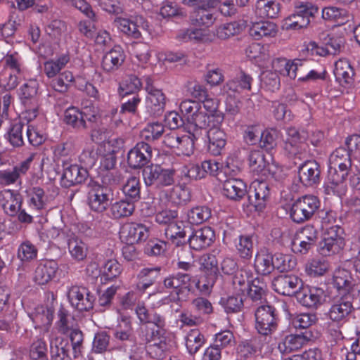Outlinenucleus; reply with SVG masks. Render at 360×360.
<instances>
[{"label": "nucleus", "instance_id": "nucleus-1", "mask_svg": "<svg viewBox=\"0 0 360 360\" xmlns=\"http://www.w3.org/2000/svg\"><path fill=\"white\" fill-rule=\"evenodd\" d=\"M357 172V167L352 162L349 152L343 147L335 149L328 160V178L323 186L325 193L342 197L347 190V179L352 186H357L355 182Z\"/></svg>", "mask_w": 360, "mask_h": 360}, {"label": "nucleus", "instance_id": "nucleus-2", "mask_svg": "<svg viewBox=\"0 0 360 360\" xmlns=\"http://www.w3.org/2000/svg\"><path fill=\"white\" fill-rule=\"evenodd\" d=\"M318 11L311 3L297 1L295 11L285 18L281 22L284 30H299L306 28L310 23V18Z\"/></svg>", "mask_w": 360, "mask_h": 360}, {"label": "nucleus", "instance_id": "nucleus-3", "mask_svg": "<svg viewBox=\"0 0 360 360\" xmlns=\"http://www.w3.org/2000/svg\"><path fill=\"white\" fill-rule=\"evenodd\" d=\"M249 166L252 172L265 178L271 177L276 181H281L285 176L280 167L266 161L263 152L259 150L250 152Z\"/></svg>", "mask_w": 360, "mask_h": 360}, {"label": "nucleus", "instance_id": "nucleus-4", "mask_svg": "<svg viewBox=\"0 0 360 360\" xmlns=\"http://www.w3.org/2000/svg\"><path fill=\"white\" fill-rule=\"evenodd\" d=\"M191 276L188 274L178 273L176 275H169L163 281V285L167 289L174 290V293L162 297L155 303H153V307H159L162 305L169 304L172 302L179 300V295L182 289L190 290L192 288L191 284Z\"/></svg>", "mask_w": 360, "mask_h": 360}, {"label": "nucleus", "instance_id": "nucleus-5", "mask_svg": "<svg viewBox=\"0 0 360 360\" xmlns=\"http://www.w3.org/2000/svg\"><path fill=\"white\" fill-rule=\"evenodd\" d=\"M179 109L190 125V129L193 128V130L200 131L209 125V121H206L207 117L201 103L191 99L184 100L181 102Z\"/></svg>", "mask_w": 360, "mask_h": 360}, {"label": "nucleus", "instance_id": "nucleus-6", "mask_svg": "<svg viewBox=\"0 0 360 360\" xmlns=\"http://www.w3.org/2000/svg\"><path fill=\"white\" fill-rule=\"evenodd\" d=\"M112 191L106 186L94 182L89 185L87 203L90 210L102 213L107 210L112 198Z\"/></svg>", "mask_w": 360, "mask_h": 360}, {"label": "nucleus", "instance_id": "nucleus-7", "mask_svg": "<svg viewBox=\"0 0 360 360\" xmlns=\"http://www.w3.org/2000/svg\"><path fill=\"white\" fill-rule=\"evenodd\" d=\"M318 198L313 195H306L296 200L292 205L290 215L292 219L300 223L312 217L319 207Z\"/></svg>", "mask_w": 360, "mask_h": 360}, {"label": "nucleus", "instance_id": "nucleus-8", "mask_svg": "<svg viewBox=\"0 0 360 360\" xmlns=\"http://www.w3.org/2000/svg\"><path fill=\"white\" fill-rule=\"evenodd\" d=\"M174 169H165L157 165L148 166L143 170V177L146 185L156 187L172 185L174 182Z\"/></svg>", "mask_w": 360, "mask_h": 360}, {"label": "nucleus", "instance_id": "nucleus-9", "mask_svg": "<svg viewBox=\"0 0 360 360\" xmlns=\"http://www.w3.org/2000/svg\"><path fill=\"white\" fill-rule=\"evenodd\" d=\"M295 296L299 303L310 309H318L325 303L327 297L323 289L309 285L300 288Z\"/></svg>", "mask_w": 360, "mask_h": 360}, {"label": "nucleus", "instance_id": "nucleus-10", "mask_svg": "<svg viewBox=\"0 0 360 360\" xmlns=\"http://www.w3.org/2000/svg\"><path fill=\"white\" fill-rule=\"evenodd\" d=\"M119 235L123 243L134 245L146 240L149 237L150 230L143 224L128 222L121 226Z\"/></svg>", "mask_w": 360, "mask_h": 360}, {"label": "nucleus", "instance_id": "nucleus-11", "mask_svg": "<svg viewBox=\"0 0 360 360\" xmlns=\"http://www.w3.org/2000/svg\"><path fill=\"white\" fill-rule=\"evenodd\" d=\"M146 91L147 96L146 98V106L148 111L153 115H161L165 108L166 97L162 90L156 88L153 84L150 78H146Z\"/></svg>", "mask_w": 360, "mask_h": 360}, {"label": "nucleus", "instance_id": "nucleus-12", "mask_svg": "<svg viewBox=\"0 0 360 360\" xmlns=\"http://www.w3.org/2000/svg\"><path fill=\"white\" fill-rule=\"evenodd\" d=\"M114 23L121 32L136 39L141 37L140 28L146 30L148 27V22L141 15H134L130 18L117 17Z\"/></svg>", "mask_w": 360, "mask_h": 360}, {"label": "nucleus", "instance_id": "nucleus-13", "mask_svg": "<svg viewBox=\"0 0 360 360\" xmlns=\"http://www.w3.org/2000/svg\"><path fill=\"white\" fill-rule=\"evenodd\" d=\"M354 308L352 302L347 297H337L333 300L328 311V318L336 325H342L346 323Z\"/></svg>", "mask_w": 360, "mask_h": 360}, {"label": "nucleus", "instance_id": "nucleus-14", "mask_svg": "<svg viewBox=\"0 0 360 360\" xmlns=\"http://www.w3.org/2000/svg\"><path fill=\"white\" fill-rule=\"evenodd\" d=\"M68 297L71 305L79 311H89L94 307V297L86 288L72 286Z\"/></svg>", "mask_w": 360, "mask_h": 360}, {"label": "nucleus", "instance_id": "nucleus-15", "mask_svg": "<svg viewBox=\"0 0 360 360\" xmlns=\"http://www.w3.org/2000/svg\"><path fill=\"white\" fill-rule=\"evenodd\" d=\"M256 328L260 334L268 335L276 328L274 309L269 305H262L255 312Z\"/></svg>", "mask_w": 360, "mask_h": 360}, {"label": "nucleus", "instance_id": "nucleus-16", "mask_svg": "<svg viewBox=\"0 0 360 360\" xmlns=\"http://www.w3.org/2000/svg\"><path fill=\"white\" fill-rule=\"evenodd\" d=\"M150 330L146 335L147 352L153 358L160 359L168 348L167 338L162 330H155V328H151Z\"/></svg>", "mask_w": 360, "mask_h": 360}, {"label": "nucleus", "instance_id": "nucleus-17", "mask_svg": "<svg viewBox=\"0 0 360 360\" xmlns=\"http://www.w3.org/2000/svg\"><path fill=\"white\" fill-rule=\"evenodd\" d=\"M32 160L33 155H31L13 168L1 169L0 185L1 186H8L20 181L21 176L25 175L30 169Z\"/></svg>", "mask_w": 360, "mask_h": 360}, {"label": "nucleus", "instance_id": "nucleus-18", "mask_svg": "<svg viewBox=\"0 0 360 360\" xmlns=\"http://www.w3.org/2000/svg\"><path fill=\"white\" fill-rule=\"evenodd\" d=\"M0 205L6 214L14 217L22 207V198L17 191L4 189L0 191Z\"/></svg>", "mask_w": 360, "mask_h": 360}, {"label": "nucleus", "instance_id": "nucleus-19", "mask_svg": "<svg viewBox=\"0 0 360 360\" xmlns=\"http://www.w3.org/2000/svg\"><path fill=\"white\" fill-rule=\"evenodd\" d=\"M219 169V164L215 160H205L200 165H190L183 171L184 175L191 179H202L207 174L215 176Z\"/></svg>", "mask_w": 360, "mask_h": 360}, {"label": "nucleus", "instance_id": "nucleus-20", "mask_svg": "<svg viewBox=\"0 0 360 360\" xmlns=\"http://www.w3.org/2000/svg\"><path fill=\"white\" fill-rule=\"evenodd\" d=\"M320 169L315 161H307L298 168V177L303 186H311L320 181Z\"/></svg>", "mask_w": 360, "mask_h": 360}, {"label": "nucleus", "instance_id": "nucleus-21", "mask_svg": "<svg viewBox=\"0 0 360 360\" xmlns=\"http://www.w3.org/2000/svg\"><path fill=\"white\" fill-rule=\"evenodd\" d=\"M308 342L302 333L284 335L278 343V349L282 354H288L301 349Z\"/></svg>", "mask_w": 360, "mask_h": 360}, {"label": "nucleus", "instance_id": "nucleus-22", "mask_svg": "<svg viewBox=\"0 0 360 360\" xmlns=\"http://www.w3.org/2000/svg\"><path fill=\"white\" fill-rule=\"evenodd\" d=\"M207 132L208 138V150L214 155H219L226 143V137L224 131L221 129V125L215 126L209 124Z\"/></svg>", "mask_w": 360, "mask_h": 360}, {"label": "nucleus", "instance_id": "nucleus-23", "mask_svg": "<svg viewBox=\"0 0 360 360\" xmlns=\"http://www.w3.org/2000/svg\"><path fill=\"white\" fill-rule=\"evenodd\" d=\"M300 283V279L294 275H281L273 280L272 288L279 294L290 296L297 292Z\"/></svg>", "mask_w": 360, "mask_h": 360}, {"label": "nucleus", "instance_id": "nucleus-24", "mask_svg": "<svg viewBox=\"0 0 360 360\" xmlns=\"http://www.w3.org/2000/svg\"><path fill=\"white\" fill-rule=\"evenodd\" d=\"M58 270V264L55 260L41 261L35 269L34 280L39 285H45L55 278Z\"/></svg>", "mask_w": 360, "mask_h": 360}, {"label": "nucleus", "instance_id": "nucleus-25", "mask_svg": "<svg viewBox=\"0 0 360 360\" xmlns=\"http://www.w3.org/2000/svg\"><path fill=\"white\" fill-rule=\"evenodd\" d=\"M219 99L210 97L209 95L203 98L201 103L202 108L207 117L206 121H209V124L221 125L224 117L223 112L219 110Z\"/></svg>", "mask_w": 360, "mask_h": 360}, {"label": "nucleus", "instance_id": "nucleus-26", "mask_svg": "<svg viewBox=\"0 0 360 360\" xmlns=\"http://www.w3.org/2000/svg\"><path fill=\"white\" fill-rule=\"evenodd\" d=\"M253 188V195H248V200L256 210L262 211L266 204V200L269 195L268 184L263 181H254L252 184Z\"/></svg>", "mask_w": 360, "mask_h": 360}, {"label": "nucleus", "instance_id": "nucleus-27", "mask_svg": "<svg viewBox=\"0 0 360 360\" xmlns=\"http://www.w3.org/2000/svg\"><path fill=\"white\" fill-rule=\"evenodd\" d=\"M222 193L227 198L239 201L248 193L247 185L240 179L230 178L224 182Z\"/></svg>", "mask_w": 360, "mask_h": 360}, {"label": "nucleus", "instance_id": "nucleus-28", "mask_svg": "<svg viewBox=\"0 0 360 360\" xmlns=\"http://www.w3.org/2000/svg\"><path fill=\"white\" fill-rule=\"evenodd\" d=\"M215 234L208 226H205L195 231L188 238L190 247L195 250L209 247L214 241Z\"/></svg>", "mask_w": 360, "mask_h": 360}, {"label": "nucleus", "instance_id": "nucleus-29", "mask_svg": "<svg viewBox=\"0 0 360 360\" xmlns=\"http://www.w3.org/2000/svg\"><path fill=\"white\" fill-rule=\"evenodd\" d=\"M151 158V150L148 144L141 142L136 145L128 153L129 165L133 168L142 167L147 164Z\"/></svg>", "mask_w": 360, "mask_h": 360}, {"label": "nucleus", "instance_id": "nucleus-30", "mask_svg": "<svg viewBox=\"0 0 360 360\" xmlns=\"http://www.w3.org/2000/svg\"><path fill=\"white\" fill-rule=\"evenodd\" d=\"M54 309L48 305H39L32 311L29 313V316L34 324V327H49L53 319Z\"/></svg>", "mask_w": 360, "mask_h": 360}, {"label": "nucleus", "instance_id": "nucleus-31", "mask_svg": "<svg viewBox=\"0 0 360 360\" xmlns=\"http://www.w3.org/2000/svg\"><path fill=\"white\" fill-rule=\"evenodd\" d=\"M254 12L258 18H276L281 12V4L276 0H257Z\"/></svg>", "mask_w": 360, "mask_h": 360}, {"label": "nucleus", "instance_id": "nucleus-32", "mask_svg": "<svg viewBox=\"0 0 360 360\" xmlns=\"http://www.w3.org/2000/svg\"><path fill=\"white\" fill-rule=\"evenodd\" d=\"M124 60L125 54L123 49L119 46H115L104 55L102 68L105 72H113L122 65Z\"/></svg>", "mask_w": 360, "mask_h": 360}, {"label": "nucleus", "instance_id": "nucleus-33", "mask_svg": "<svg viewBox=\"0 0 360 360\" xmlns=\"http://www.w3.org/2000/svg\"><path fill=\"white\" fill-rule=\"evenodd\" d=\"M278 27L276 23L270 21H259L252 24L250 34L255 40L263 38H273L277 35Z\"/></svg>", "mask_w": 360, "mask_h": 360}, {"label": "nucleus", "instance_id": "nucleus-34", "mask_svg": "<svg viewBox=\"0 0 360 360\" xmlns=\"http://www.w3.org/2000/svg\"><path fill=\"white\" fill-rule=\"evenodd\" d=\"M252 78L245 72H240L234 79H231L222 88V92L232 96L242 90H250Z\"/></svg>", "mask_w": 360, "mask_h": 360}, {"label": "nucleus", "instance_id": "nucleus-35", "mask_svg": "<svg viewBox=\"0 0 360 360\" xmlns=\"http://www.w3.org/2000/svg\"><path fill=\"white\" fill-rule=\"evenodd\" d=\"M254 267L261 275H268L274 270L273 255L266 249H260L255 255Z\"/></svg>", "mask_w": 360, "mask_h": 360}, {"label": "nucleus", "instance_id": "nucleus-36", "mask_svg": "<svg viewBox=\"0 0 360 360\" xmlns=\"http://www.w3.org/2000/svg\"><path fill=\"white\" fill-rule=\"evenodd\" d=\"M198 130H193V132H188L179 134L177 146L174 153L178 155L190 156L194 151V143L200 135Z\"/></svg>", "mask_w": 360, "mask_h": 360}, {"label": "nucleus", "instance_id": "nucleus-37", "mask_svg": "<svg viewBox=\"0 0 360 360\" xmlns=\"http://www.w3.org/2000/svg\"><path fill=\"white\" fill-rule=\"evenodd\" d=\"M70 57L68 53H63L54 59H50L44 63L43 70L49 79H52L58 75L70 62Z\"/></svg>", "mask_w": 360, "mask_h": 360}, {"label": "nucleus", "instance_id": "nucleus-38", "mask_svg": "<svg viewBox=\"0 0 360 360\" xmlns=\"http://www.w3.org/2000/svg\"><path fill=\"white\" fill-rule=\"evenodd\" d=\"M87 176V169L75 164L65 167L63 174V179L67 181L66 186H68L82 183Z\"/></svg>", "mask_w": 360, "mask_h": 360}, {"label": "nucleus", "instance_id": "nucleus-39", "mask_svg": "<svg viewBox=\"0 0 360 360\" xmlns=\"http://www.w3.org/2000/svg\"><path fill=\"white\" fill-rule=\"evenodd\" d=\"M334 75L342 85L351 84L353 81L354 71L349 61L342 58L335 63Z\"/></svg>", "mask_w": 360, "mask_h": 360}, {"label": "nucleus", "instance_id": "nucleus-40", "mask_svg": "<svg viewBox=\"0 0 360 360\" xmlns=\"http://www.w3.org/2000/svg\"><path fill=\"white\" fill-rule=\"evenodd\" d=\"M68 252L72 259L77 262L84 260L88 254L87 245L79 237L73 235L67 241Z\"/></svg>", "mask_w": 360, "mask_h": 360}, {"label": "nucleus", "instance_id": "nucleus-41", "mask_svg": "<svg viewBox=\"0 0 360 360\" xmlns=\"http://www.w3.org/2000/svg\"><path fill=\"white\" fill-rule=\"evenodd\" d=\"M50 347L52 360H71L70 355L71 346L67 340H64L60 337L51 339Z\"/></svg>", "mask_w": 360, "mask_h": 360}, {"label": "nucleus", "instance_id": "nucleus-42", "mask_svg": "<svg viewBox=\"0 0 360 360\" xmlns=\"http://www.w3.org/2000/svg\"><path fill=\"white\" fill-rule=\"evenodd\" d=\"M176 39L184 42L188 41L209 42L213 40L212 36L208 32L197 28L182 29L179 30L176 35Z\"/></svg>", "mask_w": 360, "mask_h": 360}, {"label": "nucleus", "instance_id": "nucleus-43", "mask_svg": "<svg viewBox=\"0 0 360 360\" xmlns=\"http://www.w3.org/2000/svg\"><path fill=\"white\" fill-rule=\"evenodd\" d=\"M177 217V210L172 209L171 203L166 200H161L156 207L155 221L159 224L169 225Z\"/></svg>", "mask_w": 360, "mask_h": 360}, {"label": "nucleus", "instance_id": "nucleus-44", "mask_svg": "<svg viewBox=\"0 0 360 360\" xmlns=\"http://www.w3.org/2000/svg\"><path fill=\"white\" fill-rule=\"evenodd\" d=\"M38 82L32 79L24 84L19 90V97L24 105L36 104L38 102Z\"/></svg>", "mask_w": 360, "mask_h": 360}, {"label": "nucleus", "instance_id": "nucleus-45", "mask_svg": "<svg viewBox=\"0 0 360 360\" xmlns=\"http://www.w3.org/2000/svg\"><path fill=\"white\" fill-rule=\"evenodd\" d=\"M246 56L259 66L269 59V53L267 48L259 43H252L245 49Z\"/></svg>", "mask_w": 360, "mask_h": 360}, {"label": "nucleus", "instance_id": "nucleus-46", "mask_svg": "<svg viewBox=\"0 0 360 360\" xmlns=\"http://www.w3.org/2000/svg\"><path fill=\"white\" fill-rule=\"evenodd\" d=\"M160 267L143 268L138 274L137 288L144 291L153 285L159 276Z\"/></svg>", "mask_w": 360, "mask_h": 360}, {"label": "nucleus", "instance_id": "nucleus-47", "mask_svg": "<svg viewBox=\"0 0 360 360\" xmlns=\"http://www.w3.org/2000/svg\"><path fill=\"white\" fill-rule=\"evenodd\" d=\"M181 221L169 223L165 231V235L173 245L180 246L184 242L186 232Z\"/></svg>", "mask_w": 360, "mask_h": 360}, {"label": "nucleus", "instance_id": "nucleus-48", "mask_svg": "<svg viewBox=\"0 0 360 360\" xmlns=\"http://www.w3.org/2000/svg\"><path fill=\"white\" fill-rule=\"evenodd\" d=\"M208 0H205V3L207 2ZM217 2H214V5L208 6L205 5V6H193L194 8H198V11H195V15L193 16V21L198 25L210 27L215 21V17L213 14L207 10L209 8H213L218 5L219 0H215Z\"/></svg>", "mask_w": 360, "mask_h": 360}, {"label": "nucleus", "instance_id": "nucleus-49", "mask_svg": "<svg viewBox=\"0 0 360 360\" xmlns=\"http://www.w3.org/2000/svg\"><path fill=\"white\" fill-rule=\"evenodd\" d=\"M141 82L136 76L127 75L120 82L117 93L123 98L136 93L141 89Z\"/></svg>", "mask_w": 360, "mask_h": 360}, {"label": "nucleus", "instance_id": "nucleus-50", "mask_svg": "<svg viewBox=\"0 0 360 360\" xmlns=\"http://www.w3.org/2000/svg\"><path fill=\"white\" fill-rule=\"evenodd\" d=\"M30 198L29 205L36 210H42L46 208L48 203L52 200V197L46 195L42 188L39 187H33L27 192Z\"/></svg>", "mask_w": 360, "mask_h": 360}, {"label": "nucleus", "instance_id": "nucleus-51", "mask_svg": "<svg viewBox=\"0 0 360 360\" xmlns=\"http://www.w3.org/2000/svg\"><path fill=\"white\" fill-rule=\"evenodd\" d=\"M243 30V26L238 22L222 23L216 27L213 36L221 40H226L238 34Z\"/></svg>", "mask_w": 360, "mask_h": 360}, {"label": "nucleus", "instance_id": "nucleus-52", "mask_svg": "<svg viewBox=\"0 0 360 360\" xmlns=\"http://www.w3.org/2000/svg\"><path fill=\"white\" fill-rule=\"evenodd\" d=\"M305 272L311 277L323 276L329 269L328 262L321 258H313L305 264Z\"/></svg>", "mask_w": 360, "mask_h": 360}, {"label": "nucleus", "instance_id": "nucleus-53", "mask_svg": "<svg viewBox=\"0 0 360 360\" xmlns=\"http://www.w3.org/2000/svg\"><path fill=\"white\" fill-rule=\"evenodd\" d=\"M238 255L243 259H249L253 253V242L251 236L241 235L235 242Z\"/></svg>", "mask_w": 360, "mask_h": 360}, {"label": "nucleus", "instance_id": "nucleus-54", "mask_svg": "<svg viewBox=\"0 0 360 360\" xmlns=\"http://www.w3.org/2000/svg\"><path fill=\"white\" fill-rule=\"evenodd\" d=\"M64 122L72 127L79 129L86 127L85 120L81 111L75 107H70L64 112Z\"/></svg>", "mask_w": 360, "mask_h": 360}, {"label": "nucleus", "instance_id": "nucleus-55", "mask_svg": "<svg viewBox=\"0 0 360 360\" xmlns=\"http://www.w3.org/2000/svg\"><path fill=\"white\" fill-rule=\"evenodd\" d=\"M110 211L113 219L127 217L134 212V205L127 200H119L111 205Z\"/></svg>", "mask_w": 360, "mask_h": 360}, {"label": "nucleus", "instance_id": "nucleus-56", "mask_svg": "<svg viewBox=\"0 0 360 360\" xmlns=\"http://www.w3.org/2000/svg\"><path fill=\"white\" fill-rule=\"evenodd\" d=\"M303 140L301 138L298 131L290 127L286 130V139L285 142V148L291 154H296L299 149L302 148Z\"/></svg>", "mask_w": 360, "mask_h": 360}, {"label": "nucleus", "instance_id": "nucleus-57", "mask_svg": "<svg viewBox=\"0 0 360 360\" xmlns=\"http://www.w3.org/2000/svg\"><path fill=\"white\" fill-rule=\"evenodd\" d=\"M333 285L338 290L349 292L352 286L350 273L344 269H338L333 275Z\"/></svg>", "mask_w": 360, "mask_h": 360}, {"label": "nucleus", "instance_id": "nucleus-58", "mask_svg": "<svg viewBox=\"0 0 360 360\" xmlns=\"http://www.w3.org/2000/svg\"><path fill=\"white\" fill-rule=\"evenodd\" d=\"M204 343V336L198 330H191L185 338V345L191 354H195Z\"/></svg>", "mask_w": 360, "mask_h": 360}, {"label": "nucleus", "instance_id": "nucleus-59", "mask_svg": "<svg viewBox=\"0 0 360 360\" xmlns=\"http://www.w3.org/2000/svg\"><path fill=\"white\" fill-rule=\"evenodd\" d=\"M274 269L280 271H288L293 269L297 264L295 257L290 254L276 253L273 256Z\"/></svg>", "mask_w": 360, "mask_h": 360}, {"label": "nucleus", "instance_id": "nucleus-60", "mask_svg": "<svg viewBox=\"0 0 360 360\" xmlns=\"http://www.w3.org/2000/svg\"><path fill=\"white\" fill-rule=\"evenodd\" d=\"M47 345L42 338H37L30 347L29 356L31 360H48Z\"/></svg>", "mask_w": 360, "mask_h": 360}, {"label": "nucleus", "instance_id": "nucleus-61", "mask_svg": "<svg viewBox=\"0 0 360 360\" xmlns=\"http://www.w3.org/2000/svg\"><path fill=\"white\" fill-rule=\"evenodd\" d=\"M58 320L56 326L58 330L63 333H69L72 330L77 327L76 321L65 309H60L58 314Z\"/></svg>", "mask_w": 360, "mask_h": 360}, {"label": "nucleus", "instance_id": "nucleus-62", "mask_svg": "<svg viewBox=\"0 0 360 360\" xmlns=\"http://www.w3.org/2000/svg\"><path fill=\"white\" fill-rule=\"evenodd\" d=\"M211 216V210L205 206H197L187 212L188 221L191 224H200Z\"/></svg>", "mask_w": 360, "mask_h": 360}, {"label": "nucleus", "instance_id": "nucleus-63", "mask_svg": "<svg viewBox=\"0 0 360 360\" xmlns=\"http://www.w3.org/2000/svg\"><path fill=\"white\" fill-rule=\"evenodd\" d=\"M122 272L121 264L115 259H108L101 269V279L111 281L120 276Z\"/></svg>", "mask_w": 360, "mask_h": 360}, {"label": "nucleus", "instance_id": "nucleus-64", "mask_svg": "<svg viewBox=\"0 0 360 360\" xmlns=\"http://www.w3.org/2000/svg\"><path fill=\"white\" fill-rule=\"evenodd\" d=\"M38 250L34 245L26 240L22 243L18 249V258L22 262H30L37 257Z\"/></svg>", "mask_w": 360, "mask_h": 360}]
</instances>
